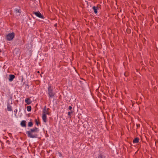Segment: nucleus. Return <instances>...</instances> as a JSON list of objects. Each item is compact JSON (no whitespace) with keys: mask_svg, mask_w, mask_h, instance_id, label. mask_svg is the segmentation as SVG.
Listing matches in <instances>:
<instances>
[{"mask_svg":"<svg viewBox=\"0 0 158 158\" xmlns=\"http://www.w3.org/2000/svg\"><path fill=\"white\" fill-rule=\"evenodd\" d=\"M39 128L36 127L31 129L29 131L27 132L28 137L31 138H36L38 136V134L39 132Z\"/></svg>","mask_w":158,"mask_h":158,"instance_id":"nucleus-1","label":"nucleus"},{"mask_svg":"<svg viewBox=\"0 0 158 158\" xmlns=\"http://www.w3.org/2000/svg\"><path fill=\"white\" fill-rule=\"evenodd\" d=\"M48 92L49 98H53L55 95V93L53 91V89L52 86L49 85L48 88Z\"/></svg>","mask_w":158,"mask_h":158,"instance_id":"nucleus-2","label":"nucleus"},{"mask_svg":"<svg viewBox=\"0 0 158 158\" xmlns=\"http://www.w3.org/2000/svg\"><path fill=\"white\" fill-rule=\"evenodd\" d=\"M15 35V34L14 32L9 33L6 35L5 38L7 41H11L14 39Z\"/></svg>","mask_w":158,"mask_h":158,"instance_id":"nucleus-3","label":"nucleus"},{"mask_svg":"<svg viewBox=\"0 0 158 158\" xmlns=\"http://www.w3.org/2000/svg\"><path fill=\"white\" fill-rule=\"evenodd\" d=\"M27 22L28 26L30 27H32L35 25L36 21L34 19H32L31 18L29 17L28 19L27 20Z\"/></svg>","mask_w":158,"mask_h":158,"instance_id":"nucleus-4","label":"nucleus"},{"mask_svg":"<svg viewBox=\"0 0 158 158\" xmlns=\"http://www.w3.org/2000/svg\"><path fill=\"white\" fill-rule=\"evenodd\" d=\"M32 13L35 15L38 18L44 19V15H42L39 11H33Z\"/></svg>","mask_w":158,"mask_h":158,"instance_id":"nucleus-5","label":"nucleus"},{"mask_svg":"<svg viewBox=\"0 0 158 158\" xmlns=\"http://www.w3.org/2000/svg\"><path fill=\"white\" fill-rule=\"evenodd\" d=\"M92 9L94 10L95 14H97L98 13V10L100 9H101V6L100 4H98L97 6H94L92 7Z\"/></svg>","mask_w":158,"mask_h":158,"instance_id":"nucleus-6","label":"nucleus"},{"mask_svg":"<svg viewBox=\"0 0 158 158\" xmlns=\"http://www.w3.org/2000/svg\"><path fill=\"white\" fill-rule=\"evenodd\" d=\"M10 65V64L5 63L4 64H3V66H2V68L4 69H9Z\"/></svg>","mask_w":158,"mask_h":158,"instance_id":"nucleus-7","label":"nucleus"},{"mask_svg":"<svg viewBox=\"0 0 158 158\" xmlns=\"http://www.w3.org/2000/svg\"><path fill=\"white\" fill-rule=\"evenodd\" d=\"M49 108H48L47 109L46 108V106H45L44 108L43 111V114H49V112H48Z\"/></svg>","mask_w":158,"mask_h":158,"instance_id":"nucleus-8","label":"nucleus"},{"mask_svg":"<svg viewBox=\"0 0 158 158\" xmlns=\"http://www.w3.org/2000/svg\"><path fill=\"white\" fill-rule=\"evenodd\" d=\"M38 53V50H36L35 52L34 53L33 55V58L35 59V60H37L38 56H37V53Z\"/></svg>","mask_w":158,"mask_h":158,"instance_id":"nucleus-9","label":"nucleus"},{"mask_svg":"<svg viewBox=\"0 0 158 158\" xmlns=\"http://www.w3.org/2000/svg\"><path fill=\"white\" fill-rule=\"evenodd\" d=\"M15 76L14 75L10 74L9 75V80L10 81H12L13 79L15 78Z\"/></svg>","mask_w":158,"mask_h":158,"instance_id":"nucleus-10","label":"nucleus"},{"mask_svg":"<svg viewBox=\"0 0 158 158\" xmlns=\"http://www.w3.org/2000/svg\"><path fill=\"white\" fill-rule=\"evenodd\" d=\"M25 102L28 105L30 104L32 102L31 99L29 98H26L25 99Z\"/></svg>","mask_w":158,"mask_h":158,"instance_id":"nucleus-11","label":"nucleus"},{"mask_svg":"<svg viewBox=\"0 0 158 158\" xmlns=\"http://www.w3.org/2000/svg\"><path fill=\"white\" fill-rule=\"evenodd\" d=\"M42 119L44 122L46 123L47 122V116L45 114H42Z\"/></svg>","mask_w":158,"mask_h":158,"instance_id":"nucleus-12","label":"nucleus"},{"mask_svg":"<svg viewBox=\"0 0 158 158\" xmlns=\"http://www.w3.org/2000/svg\"><path fill=\"white\" fill-rule=\"evenodd\" d=\"M139 139L138 138H135L133 141L134 143H139Z\"/></svg>","mask_w":158,"mask_h":158,"instance_id":"nucleus-13","label":"nucleus"},{"mask_svg":"<svg viewBox=\"0 0 158 158\" xmlns=\"http://www.w3.org/2000/svg\"><path fill=\"white\" fill-rule=\"evenodd\" d=\"M7 109L8 111H11L12 110L11 106L9 103L7 105Z\"/></svg>","mask_w":158,"mask_h":158,"instance_id":"nucleus-14","label":"nucleus"},{"mask_svg":"<svg viewBox=\"0 0 158 158\" xmlns=\"http://www.w3.org/2000/svg\"><path fill=\"white\" fill-rule=\"evenodd\" d=\"M26 122L25 120L22 121L21 123V125L23 127H25L26 126Z\"/></svg>","mask_w":158,"mask_h":158,"instance_id":"nucleus-15","label":"nucleus"},{"mask_svg":"<svg viewBox=\"0 0 158 158\" xmlns=\"http://www.w3.org/2000/svg\"><path fill=\"white\" fill-rule=\"evenodd\" d=\"M27 51H28V55L29 56H31L32 55V51L31 50L28 49Z\"/></svg>","mask_w":158,"mask_h":158,"instance_id":"nucleus-16","label":"nucleus"},{"mask_svg":"<svg viewBox=\"0 0 158 158\" xmlns=\"http://www.w3.org/2000/svg\"><path fill=\"white\" fill-rule=\"evenodd\" d=\"M126 32L128 34H130L131 32V30L129 28H127L126 30Z\"/></svg>","mask_w":158,"mask_h":158,"instance_id":"nucleus-17","label":"nucleus"},{"mask_svg":"<svg viewBox=\"0 0 158 158\" xmlns=\"http://www.w3.org/2000/svg\"><path fill=\"white\" fill-rule=\"evenodd\" d=\"M31 106H27V110L28 111H30L31 110Z\"/></svg>","mask_w":158,"mask_h":158,"instance_id":"nucleus-18","label":"nucleus"},{"mask_svg":"<svg viewBox=\"0 0 158 158\" xmlns=\"http://www.w3.org/2000/svg\"><path fill=\"white\" fill-rule=\"evenodd\" d=\"M28 126L29 127H32L33 125L32 123L31 122H29L28 123Z\"/></svg>","mask_w":158,"mask_h":158,"instance_id":"nucleus-19","label":"nucleus"},{"mask_svg":"<svg viewBox=\"0 0 158 158\" xmlns=\"http://www.w3.org/2000/svg\"><path fill=\"white\" fill-rule=\"evenodd\" d=\"M98 158H105L101 154H100L98 156Z\"/></svg>","mask_w":158,"mask_h":158,"instance_id":"nucleus-20","label":"nucleus"},{"mask_svg":"<svg viewBox=\"0 0 158 158\" xmlns=\"http://www.w3.org/2000/svg\"><path fill=\"white\" fill-rule=\"evenodd\" d=\"M15 11L16 12H18L20 14L21 13V11H20L19 9H16L15 10Z\"/></svg>","mask_w":158,"mask_h":158,"instance_id":"nucleus-21","label":"nucleus"},{"mask_svg":"<svg viewBox=\"0 0 158 158\" xmlns=\"http://www.w3.org/2000/svg\"><path fill=\"white\" fill-rule=\"evenodd\" d=\"M35 122L36 125L38 126L39 125V123L38 121L36 119L35 120Z\"/></svg>","mask_w":158,"mask_h":158,"instance_id":"nucleus-22","label":"nucleus"},{"mask_svg":"<svg viewBox=\"0 0 158 158\" xmlns=\"http://www.w3.org/2000/svg\"><path fill=\"white\" fill-rule=\"evenodd\" d=\"M73 112H69L68 113V114L69 116H70L71 115V114H72Z\"/></svg>","mask_w":158,"mask_h":158,"instance_id":"nucleus-23","label":"nucleus"},{"mask_svg":"<svg viewBox=\"0 0 158 158\" xmlns=\"http://www.w3.org/2000/svg\"><path fill=\"white\" fill-rule=\"evenodd\" d=\"M2 66H3V63H2L1 62H0V69H2Z\"/></svg>","mask_w":158,"mask_h":158,"instance_id":"nucleus-24","label":"nucleus"},{"mask_svg":"<svg viewBox=\"0 0 158 158\" xmlns=\"http://www.w3.org/2000/svg\"><path fill=\"white\" fill-rule=\"evenodd\" d=\"M58 155L59 156L61 157L62 156V154H61L60 152H58Z\"/></svg>","mask_w":158,"mask_h":158,"instance_id":"nucleus-25","label":"nucleus"},{"mask_svg":"<svg viewBox=\"0 0 158 158\" xmlns=\"http://www.w3.org/2000/svg\"><path fill=\"white\" fill-rule=\"evenodd\" d=\"M72 109V107L71 106H69V110H71Z\"/></svg>","mask_w":158,"mask_h":158,"instance_id":"nucleus-26","label":"nucleus"},{"mask_svg":"<svg viewBox=\"0 0 158 158\" xmlns=\"http://www.w3.org/2000/svg\"><path fill=\"white\" fill-rule=\"evenodd\" d=\"M54 27H57V23H56L54 25Z\"/></svg>","mask_w":158,"mask_h":158,"instance_id":"nucleus-27","label":"nucleus"},{"mask_svg":"<svg viewBox=\"0 0 158 158\" xmlns=\"http://www.w3.org/2000/svg\"><path fill=\"white\" fill-rule=\"evenodd\" d=\"M64 69V68H63V67H61L60 69Z\"/></svg>","mask_w":158,"mask_h":158,"instance_id":"nucleus-28","label":"nucleus"},{"mask_svg":"<svg viewBox=\"0 0 158 158\" xmlns=\"http://www.w3.org/2000/svg\"><path fill=\"white\" fill-rule=\"evenodd\" d=\"M37 73H40V72H39V71H38L37 72Z\"/></svg>","mask_w":158,"mask_h":158,"instance_id":"nucleus-29","label":"nucleus"},{"mask_svg":"<svg viewBox=\"0 0 158 158\" xmlns=\"http://www.w3.org/2000/svg\"><path fill=\"white\" fill-rule=\"evenodd\" d=\"M76 70H77L76 69H75V71H76V72H77Z\"/></svg>","mask_w":158,"mask_h":158,"instance_id":"nucleus-30","label":"nucleus"},{"mask_svg":"<svg viewBox=\"0 0 158 158\" xmlns=\"http://www.w3.org/2000/svg\"><path fill=\"white\" fill-rule=\"evenodd\" d=\"M74 69H76V68L75 67H74Z\"/></svg>","mask_w":158,"mask_h":158,"instance_id":"nucleus-31","label":"nucleus"}]
</instances>
